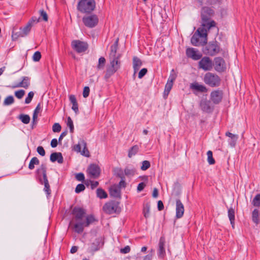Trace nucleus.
Returning a JSON list of instances; mask_svg holds the SVG:
<instances>
[{
    "label": "nucleus",
    "mask_w": 260,
    "mask_h": 260,
    "mask_svg": "<svg viewBox=\"0 0 260 260\" xmlns=\"http://www.w3.org/2000/svg\"><path fill=\"white\" fill-rule=\"evenodd\" d=\"M225 136L231 138V140L229 143L232 147H234L238 139V136L237 135H234L229 132L225 133Z\"/></svg>",
    "instance_id": "nucleus-28"
},
{
    "label": "nucleus",
    "mask_w": 260,
    "mask_h": 260,
    "mask_svg": "<svg viewBox=\"0 0 260 260\" xmlns=\"http://www.w3.org/2000/svg\"><path fill=\"white\" fill-rule=\"evenodd\" d=\"M118 41L119 38H117L114 43L110 48V52L109 56L110 66L107 67L105 76L106 79L109 78L117 72L121 67V55L117 53Z\"/></svg>",
    "instance_id": "nucleus-1"
},
{
    "label": "nucleus",
    "mask_w": 260,
    "mask_h": 260,
    "mask_svg": "<svg viewBox=\"0 0 260 260\" xmlns=\"http://www.w3.org/2000/svg\"><path fill=\"white\" fill-rule=\"evenodd\" d=\"M200 68L204 71H210L212 69V61L208 57H204L199 62Z\"/></svg>",
    "instance_id": "nucleus-12"
},
{
    "label": "nucleus",
    "mask_w": 260,
    "mask_h": 260,
    "mask_svg": "<svg viewBox=\"0 0 260 260\" xmlns=\"http://www.w3.org/2000/svg\"><path fill=\"white\" fill-rule=\"evenodd\" d=\"M191 43L195 46L206 44L207 43V30L204 27H199L192 36Z\"/></svg>",
    "instance_id": "nucleus-3"
},
{
    "label": "nucleus",
    "mask_w": 260,
    "mask_h": 260,
    "mask_svg": "<svg viewBox=\"0 0 260 260\" xmlns=\"http://www.w3.org/2000/svg\"><path fill=\"white\" fill-rule=\"evenodd\" d=\"M78 249H79L78 246H73L72 247V248L70 250V252L72 254H74L78 250Z\"/></svg>",
    "instance_id": "nucleus-61"
},
{
    "label": "nucleus",
    "mask_w": 260,
    "mask_h": 260,
    "mask_svg": "<svg viewBox=\"0 0 260 260\" xmlns=\"http://www.w3.org/2000/svg\"><path fill=\"white\" fill-rule=\"evenodd\" d=\"M32 27V26L30 25V23H27L26 26L23 28L21 29V31H20L21 34H22L21 35L22 37H25L27 36L28 33L29 32L31 28Z\"/></svg>",
    "instance_id": "nucleus-33"
},
{
    "label": "nucleus",
    "mask_w": 260,
    "mask_h": 260,
    "mask_svg": "<svg viewBox=\"0 0 260 260\" xmlns=\"http://www.w3.org/2000/svg\"><path fill=\"white\" fill-rule=\"evenodd\" d=\"M164 206L163 203L161 201H158L157 202V208L159 211H161L164 209Z\"/></svg>",
    "instance_id": "nucleus-59"
},
{
    "label": "nucleus",
    "mask_w": 260,
    "mask_h": 260,
    "mask_svg": "<svg viewBox=\"0 0 260 260\" xmlns=\"http://www.w3.org/2000/svg\"><path fill=\"white\" fill-rule=\"evenodd\" d=\"M207 155L208 156V162L210 165H213L215 164V160L213 157V154L212 152L210 150H209L207 153Z\"/></svg>",
    "instance_id": "nucleus-41"
},
{
    "label": "nucleus",
    "mask_w": 260,
    "mask_h": 260,
    "mask_svg": "<svg viewBox=\"0 0 260 260\" xmlns=\"http://www.w3.org/2000/svg\"><path fill=\"white\" fill-rule=\"evenodd\" d=\"M58 141L56 139H53L51 140V146L53 148H55L57 146Z\"/></svg>",
    "instance_id": "nucleus-60"
},
{
    "label": "nucleus",
    "mask_w": 260,
    "mask_h": 260,
    "mask_svg": "<svg viewBox=\"0 0 260 260\" xmlns=\"http://www.w3.org/2000/svg\"><path fill=\"white\" fill-rule=\"evenodd\" d=\"M120 209L118 202L113 201L106 203L103 207L104 211L108 214L119 212Z\"/></svg>",
    "instance_id": "nucleus-7"
},
{
    "label": "nucleus",
    "mask_w": 260,
    "mask_h": 260,
    "mask_svg": "<svg viewBox=\"0 0 260 260\" xmlns=\"http://www.w3.org/2000/svg\"><path fill=\"white\" fill-rule=\"evenodd\" d=\"M220 48L216 43H209L204 49L205 54L213 56L219 52Z\"/></svg>",
    "instance_id": "nucleus-9"
},
{
    "label": "nucleus",
    "mask_w": 260,
    "mask_h": 260,
    "mask_svg": "<svg viewBox=\"0 0 260 260\" xmlns=\"http://www.w3.org/2000/svg\"><path fill=\"white\" fill-rule=\"evenodd\" d=\"M36 173L40 183L44 185V191L47 195H49L51 193V190L47 176L46 165L45 164H42L37 170Z\"/></svg>",
    "instance_id": "nucleus-4"
},
{
    "label": "nucleus",
    "mask_w": 260,
    "mask_h": 260,
    "mask_svg": "<svg viewBox=\"0 0 260 260\" xmlns=\"http://www.w3.org/2000/svg\"><path fill=\"white\" fill-rule=\"evenodd\" d=\"M251 204L255 207H260V193L255 195L251 201Z\"/></svg>",
    "instance_id": "nucleus-32"
},
{
    "label": "nucleus",
    "mask_w": 260,
    "mask_h": 260,
    "mask_svg": "<svg viewBox=\"0 0 260 260\" xmlns=\"http://www.w3.org/2000/svg\"><path fill=\"white\" fill-rule=\"evenodd\" d=\"M82 146H83V148L82 149V156L89 157L90 156V153L87 147L86 143L82 141Z\"/></svg>",
    "instance_id": "nucleus-37"
},
{
    "label": "nucleus",
    "mask_w": 260,
    "mask_h": 260,
    "mask_svg": "<svg viewBox=\"0 0 260 260\" xmlns=\"http://www.w3.org/2000/svg\"><path fill=\"white\" fill-rule=\"evenodd\" d=\"M40 18H37L36 17H33L28 22V23H30V25L32 26L34 23H38L40 21Z\"/></svg>",
    "instance_id": "nucleus-54"
},
{
    "label": "nucleus",
    "mask_w": 260,
    "mask_h": 260,
    "mask_svg": "<svg viewBox=\"0 0 260 260\" xmlns=\"http://www.w3.org/2000/svg\"><path fill=\"white\" fill-rule=\"evenodd\" d=\"M40 163V161L38 158L36 157H34L30 160L29 165L28 168L30 170H33L35 168V165H38Z\"/></svg>",
    "instance_id": "nucleus-34"
},
{
    "label": "nucleus",
    "mask_w": 260,
    "mask_h": 260,
    "mask_svg": "<svg viewBox=\"0 0 260 260\" xmlns=\"http://www.w3.org/2000/svg\"><path fill=\"white\" fill-rule=\"evenodd\" d=\"M73 218L70 222V226L77 233L81 232V208H75L72 212Z\"/></svg>",
    "instance_id": "nucleus-5"
},
{
    "label": "nucleus",
    "mask_w": 260,
    "mask_h": 260,
    "mask_svg": "<svg viewBox=\"0 0 260 260\" xmlns=\"http://www.w3.org/2000/svg\"><path fill=\"white\" fill-rule=\"evenodd\" d=\"M50 159L52 162L57 161L59 164H62L63 161V158L60 152L52 153L50 155Z\"/></svg>",
    "instance_id": "nucleus-22"
},
{
    "label": "nucleus",
    "mask_w": 260,
    "mask_h": 260,
    "mask_svg": "<svg viewBox=\"0 0 260 260\" xmlns=\"http://www.w3.org/2000/svg\"><path fill=\"white\" fill-rule=\"evenodd\" d=\"M99 185V182L98 181H91L90 188L93 189Z\"/></svg>",
    "instance_id": "nucleus-62"
},
{
    "label": "nucleus",
    "mask_w": 260,
    "mask_h": 260,
    "mask_svg": "<svg viewBox=\"0 0 260 260\" xmlns=\"http://www.w3.org/2000/svg\"><path fill=\"white\" fill-rule=\"evenodd\" d=\"M87 172L91 178H97L100 174V168L98 165L92 164L89 166Z\"/></svg>",
    "instance_id": "nucleus-11"
},
{
    "label": "nucleus",
    "mask_w": 260,
    "mask_h": 260,
    "mask_svg": "<svg viewBox=\"0 0 260 260\" xmlns=\"http://www.w3.org/2000/svg\"><path fill=\"white\" fill-rule=\"evenodd\" d=\"M40 17L42 18V19L45 21H48V15L46 12L44 10H41L40 11Z\"/></svg>",
    "instance_id": "nucleus-49"
},
{
    "label": "nucleus",
    "mask_w": 260,
    "mask_h": 260,
    "mask_svg": "<svg viewBox=\"0 0 260 260\" xmlns=\"http://www.w3.org/2000/svg\"><path fill=\"white\" fill-rule=\"evenodd\" d=\"M142 65V61L137 56H134L133 58V66L135 74Z\"/></svg>",
    "instance_id": "nucleus-25"
},
{
    "label": "nucleus",
    "mask_w": 260,
    "mask_h": 260,
    "mask_svg": "<svg viewBox=\"0 0 260 260\" xmlns=\"http://www.w3.org/2000/svg\"><path fill=\"white\" fill-rule=\"evenodd\" d=\"M165 244V239L164 237H160L158 244V255L159 257L162 258L166 254L165 249L164 248Z\"/></svg>",
    "instance_id": "nucleus-19"
},
{
    "label": "nucleus",
    "mask_w": 260,
    "mask_h": 260,
    "mask_svg": "<svg viewBox=\"0 0 260 260\" xmlns=\"http://www.w3.org/2000/svg\"><path fill=\"white\" fill-rule=\"evenodd\" d=\"M147 73V69L146 68H143L140 70L138 74V78L139 79L142 78Z\"/></svg>",
    "instance_id": "nucleus-51"
},
{
    "label": "nucleus",
    "mask_w": 260,
    "mask_h": 260,
    "mask_svg": "<svg viewBox=\"0 0 260 260\" xmlns=\"http://www.w3.org/2000/svg\"><path fill=\"white\" fill-rule=\"evenodd\" d=\"M106 63V59L104 57H101L99 59L97 68L99 70L103 69Z\"/></svg>",
    "instance_id": "nucleus-40"
},
{
    "label": "nucleus",
    "mask_w": 260,
    "mask_h": 260,
    "mask_svg": "<svg viewBox=\"0 0 260 260\" xmlns=\"http://www.w3.org/2000/svg\"><path fill=\"white\" fill-rule=\"evenodd\" d=\"M88 48V45L86 42H82V53L86 51Z\"/></svg>",
    "instance_id": "nucleus-63"
},
{
    "label": "nucleus",
    "mask_w": 260,
    "mask_h": 260,
    "mask_svg": "<svg viewBox=\"0 0 260 260\" xmlns=\"http://www.w3.org/2000/svg\"><path fill=\"white\" fill-rule=\"evenodd\" d=\"M22 34H21V32L20 31L19 32H14V31H13L12 32V40H14V41H15L19 37H22L21 36Z\"/></svg>",
    "instance_id": "nucleus-52"
},
{
    "label": "nucleus",
    "mask_w": 260,
    "mask_h": 260,
    "mask_svg": "<svg viewBox=\"0 0 260 260\" xmlns=\"http://www.w3.org/2000/svg\"><path fill=\"white\" fill-rule=\"evenodd\" d=\"M184 208L181 201L178 199L176 200V217L177 218H180L184 214Z\"/></svg>",
    "instance_id": "nucleus-17"
},
{
    "label": "nucleus",
    "mask_w": 260,
    "mask_h": 260,
    "mask_svg": "<svg viewBox=\"0 0 260 260\" xmlns=\"http://www.w3.org/2000/svg\"><path fill=\"white\" fill-rule=\"evenodd\" d=\"M61 127L58 123H55L52 126V131L55 133H58L61 131Z\"/></svg>",
    "instance_id": "nucleus-48"
},
{
    "label": "nucleus",
    "mask_w": 260,
    "mask_h": 260,
    "mask_svg": "<svg viewBox=\"0 0 260 260\" xmlns=\"http://www.w3.org/2000/svg\"><path fill=\"white\" fill-rule=\"evenodd\" d=\"M30 85V78L28 77H23L21 82L16 85L13 86V88L23 87L25 89L27 88Z\"/></svg>",
    "instance_id": "nucleus-24"
},
{
    "label": "nucleus",
    "mask_w": 260,
    "mask_h": 260,
    "mask_svg": "<svg viewBox=\"0 0 260 260\" xmlns=\"http://www.w3.org/2000/svg\"><path fill=\"white\" fill-rule=\"evenodd\" d=\"M91 180H85V177L84 175L82 174V183H84L87 187L90 186L91 185Z\"/></svg>",
    "instance_id": "nucleus-58"
},
{
    "label": "nucleus",
    "mask_w": 260,
    "mask_h": 260,
    "mask_svg": "<svg viewBox=\"0 0 260 260\" xmlns=\"http://www.w3.org/2000/svg\"><path fill=\"white\" fill-rule=\"evenodd\" d=\"M146 184L144 182H141L137 186V190L138 192L141 191L144 188Z\"/></svg>",
    "instance_id": "nucleus-56"
},
{
    "label": "nucleus",
    "mask_w": 260,
    "mask_h": 260,
    "mask_svg": "<svg viewBox=\"0 0 260 260\" xmlns=\"http://www.w3.org/2000/svg\"><path fill=\"white\" fill-rule=\"evenodd\" d=\"M222 98L221 90H214L211 93V100L215 104H218Z\"/></svg>",
    "instance_id": "nucleus-16"
},
{
    "label": "nucleus",
    "mask_w": 260,
    "mask_h": 260,
    "mask_svg": "<svg viewBox=\"0 0 260 260\" xmlns=\"http://www.w3.org/2000/svg\"><path fill=\"white\" fill-rule=\"evenodd\" d=\"M150 167V162L148 160H144L142 161V165L141 167V169L143 171H145L149 168Z\"/></svg>",
    "instance_id": "nucleus-43"
},
{
    "label": "nucleus",
    "mask_w": 260,
    "mask_h": 260,
    "mask_svg": "<svg viewBox=\"0 0 260 260\" xmlns=\"http://www.w3.org/2000/svg\"><path fill=\"white\" fill-rule=\"evenodd\" d=\"M139 150V147L138 145L133 146L128 151V156L131 158L133 156L136 155Z\"/></svg>",
    "instance_id": "nucleus-35"
},
{
    "label": "nucleus",
    "mask_w": 260,
    "mask_h": 260,
    "mask_svg": "<svg viewBox=\"0 0 260 260\" xmlns=\"http://www.w3.org/2000/svg\"><path fill=\"white\" fill-rule=\"evenodd\" d=\"M135 170L133 169H131L126 167L124 169V173L126 176H133L135 174Z\"/></svg>",
    "instance_id": "nucleus-44"
},
{
    "label": "nucleus",
    "mask_w": 260,
    "mask_h": 260,
    "mask_svg": "<svg viewBox=\"0 0 260 260\" xmlns=\"http://www.w3.org/2000/svg\"><path fill=\"white\" fill-rule=\"evenodd\" d=\"M14 102V99L13 96L9 95L7 96L4 101V105L8 106L12 104Z\"/></svg>",
    "instance_id": "nucleus-39"
},
{
    "label": "nucleus",
    "mask_w": 260,
    "mask_h": 260,
    "mask_svg": "<svg viewBox=\"0 0 260 260\" xmlns=\"http://www.w3.org/2000/svg\"><path fill=\"white\" fill-rule=\"evenodd\" d=\"M70 101L72 104V109L75 111L76 114L79 112L78 104L76 99L74 95H71L69 97Z\"/></svg>",
    "instance_id": "nucleus-29"
},
{
    "label": "nucleus",
    "mask_w": 260,
    "mask_h": 260,
    "mask_svg": "<svg viewBox=\"0 0 260 260\" xmlns=\"http://www.w3.org/2000/svg\"><path fill=\"white\" fill-rule=\"evenodd\" d=\"M37 151L38 153L42 156H44L45 155V151L42 146L38 147Z\"/></svg>",
    "instance_id": "nucleus-53"
},
{
    "label": "nucleus",
    "mask_w": 260,
    "mask_h": 260,
    "mask_svg": "<svg viewBox=\"0 0 260 260\" xmlns=\"http://www.w3.org/2000/svg\"><path fill=\"white\" fill-rule=\"evenodd\" d=\"M126 183L125 181L122 179L119 182V184L117 185L119 187L120 189L122 188H125L126 187Z\"/></svg>",
    "instance_id": "nucleus-57"
},
{
    "label": "nucleus",
    "mask_w": 260,
    "mask_h": 260,
    "mask_svg": "<svg viewBox=\"0 0 260 260\" xmlns=\"http://www.w3.org/2000/svg\"><path fill=\"white\" fill-rule=\"evenodd\" d=\"M96 195L100 199H106L108 197V194L106 192L101 188L97 189Z\"/></svg>",
    "instance_id": "nucleus-36"
},
{
    "label": "nucleus",
    "mask_w": 260,
    "mask_h": 260,
    "mask_svg": "<svg viewBox=\"0 0 260 260\" xmlns=\"http://www.w3.org/2000/svg\"><path fill=\"white\" fill-rule=\"evenodd\" d=\"M213 14L214 11L211 8L208 7L203 8L201 11L202 27L205 28L208 30L211 27L215 26V22L211 20V18Z\"/></svg>",
    "instance_id": "nucleus-2"
},
{
    "label": "nucleus",
    "mask_w": 260,
    "mask_h": 260,
    "mask_svg": "<svg viewBox=\"0 0 260 260\" xmlns=\"http://www.w3.org/2000/svg\"><path fill=\"white\" fill-rule=\"evenodd\" d=\"M41 58V54L39 51H36L33 55L32 59L35 61H38Z\"/></svg>",
    "instance_id": "nucleus-46"
},
{
    "label": "nucleus",
    "mask_w": 260,
    "mask_h": 260,
    "mask_svg": "<svg viewBox=\"0 0 260 260\" xmlns=\"http://www.w3.org/2000/svg\"><path fill=\"white\" fill-rule=\"evenodd\" d=\"M200 106L201 110L206 113H210L212 110L210 105V102L206 99H203L201 101Z\"/></svg>",
    "instance_id": "nucleus-18"
},
{
    "label": "nucleus",
    "mask_w": 260,
    "mask_h": 260,
    "mask_svg": "<svg viewBox=\"0 0 260 260\" xmlns=\"http://www.w3.org/2000/svg\"><path fill=\"white\" fill-rule=\"evenodd\" d=\"M19 119L24 124H28L30 122V117L26 114H20Z\"/></svg>",
    "instance_id": "nucleus-38"
},
{
    "label": "nucleus",
    "mask_w": 260,
    "mask_h": 260,
    "mask_svg": "<svg viewBox=\"0 0 260 260\" xmlns=\"http://www.w3.org/2000/svg\"><path fill=\"white\" fill-rule=\"evenodd\" d=\"M175 80V77L174 76H170L165 86L164 94L168 95L173 86V82Z\"/></svg>",
    "instance_id": "nucleus-23"
},
{
    "label": "nucleus",
    "mask_w": 260,
    "mask_h": 260,
    "mask_svg": "<svg viewBox=\"0 0 260 260\" xmlns=\"http://www.w3.org/2000/svg\"><path fill=\"white\" fill-rule=\"evenodd\" d=\"M228 217L230 220L231 224L234 227V221H235V210L233 208H231L228 210Z\"/></svg>",
    "instance_id": "nucleus-31"
},
{
    "label": "nucleus",
    "mask_w": 260,
    "mask_h": 260,
    "mask_svg": "<svg viewBox=\"0 0 260 260\" xmlns=\"http://www.w3.org/2000/svg\"><path fill=\"white\" fill-rule=\"evenodd\" d=\"M259 213L260 211L257 209H255L252 212L251 218L252 221L256 225L259 223Z\"/></svg>",
    "instance_id": "nucleus-27"
},
{
    "label": "nucleus",
    "mask_w": 260,
    "mask_h": 260,
    "mask_svg": "<svg viewBox=\"0 0 260 260\" xmlns=\"http://www.w3.org/2000/svg\"><path fill=\"white\" fill-rule=\"evenodd\" d=\"M190 88L192 90L201 92H206L207 91V89L206 86L200 84L197 82L191 83L190 85Z\"/></svg>",
    "instance_id": "nucleus-20"
},
{
    "label": "nucleus",
    "mask_w": 260,
    "mask_h": 260,
    "mask_svg": "<svg viewBox=\"0 0 260 260\" xmlns=\"http://www.w3.org/2000/svg\"><path fill=\"white\" fill-rule=\"evenodd\" d=\"M34 95V93L32 91H30L27 95V97L25 100V103L26 104H29L31 101Z\"/></svg>",
    "instance_id": "nucleus-47"
},
{
    "label": "nucleus",
    "mask_w": 260,
    "mask_h": 260,
    "mask_svg": "<svg viewBox=\"0 0 260 260\" xmlns=\"http://www.w3.org/2000/svg\"><path fill=\"white\" fill-rule=\"evenodd\" d=\"M41 104L39 103L37 105L35 110L34 111L33 116H32V124H36L38 118V114L40 112L41 110Z\"/></svg>",
    "instance_id": "nucleus-30"
},
{
    "label": "nucleus",
    "mask_w": 260,
    "mask_h": 260,
    "mask_svg": "<svg viewBox=\"0 0 260 260\" xmlns=\"http://www.w3.org/2000/svg\"><path fill=\"white\" fill-rule=\"evenodd\" d=\"M131 250V248L129 246H126L123 248H121L120 249V252L122 253H127L129 252Z\"/></svg>",
    "instance_id": "nucleus-55"
},
{
    "label": "nucleus",
    "mask_w": 260,
    "mask_h": 260,
    "mask_svg": "<svg viewBox=\"0 0 260 260\" xmlns=\"http://www.w3.org/2000/svg\"><path fill=\"white\" fill-rule=\"evenodd\" d=\"M110 194L111 196L114 198H120L121 194V190L119 187L116 185L112 186L109 190Z\"/></svg>",
    "instance_id": "nucleus-21"
},
{
    "label": "nucleus",
    "mask_w": 260,
    "mask_h": 260,
    "mask_svg": "<svg viewBox=\"0 0 260 260\" xmlns=\"http://www.w3.org/2000/svg\"><path fill=\"white\" fill-rule=\"evenodd\" d=\"M214 66L215 70L217 72H223L225 69V61L221 57H215L214 58Z\"/></svg>",
    "instance_id": "nucleus-14"
},
{
    "label": "nucleus",
    "mask_w": 260,
    "mask_h": 260,
    "mask_svg": "<svg viewBox=\"0 0 260 260\" xmlns=\"http://www.w3.org/2000/svg\"><path fill=\"white\" fill-rule=\"evenodd\" d=\"M68 126L70 128V131L71 133H73L74 131V124L73 122L70 117H68L67 118V123Z\"/></svg>",
    "instance_id": "nucleus-42"
},
{
    "label": "nucleus",
    "mask_w": 260,
    "mask_h": 260,
    "mask_svg": "<svg viewBox=\"0 0 260 260\" xmlns=\"http://www.w3.org/2000/svg\"><path fill=\"white\" fill-rule=\"evenodd\" d=\"M72 49L77 53L81 52V41L80 40H73L71 43Z\"/></svg>",
    "instance_id": "nucleus-26"
},
{
    "label": "nucleus",
    "mask_w": 260,
    "mask_h": 260,
    "mask_svg": "<svg viewBox=\"0 0 260 260\" xmlns=\"http://www.w3.org/2000/svg\"><path fill=\"white\" fill-rule=\"evenodd\" d=\"M95 8L94 0H82V13H90Z\"/></svg>",
    "instance_id": "nucleus-10"
},
{
    "label": "nucleus",
    "mask_w": 260,
    "mask_h": 260,
    "mask_svg": "<svg viewBox=\"0 0 260 260\" xmlns=\"http://www.w3.org/2000/svg\"><path fill=\"white\" fill-rule=\"evenodd\" d=\"M186 54L188 57L191 58L194 60L200 59L202 56L201 53L193 48H187L186 50Z\"/></svg>",
    "instance_id": "nucleus-13"
},
{
    "label": "nucleus",
    "mask_w": 260,
    "mask_h": 260,
    "mask_svg": "<svg viewBox=\"0 0 260 260\" xmlns=\"http://www.w3.org/2000/svg\"><path fill=\"white\" fill-rule=\"evenodd\" d=\"M84 214L85 212L82 209V228L83 226H88L90 224L94 223L95 221H97V220L95 219V217L91 214L85 216V218L84 219Z\"/></svg>",
    "instance_id": "nucleus-15"
},
{
    "label": "nucleus",
    "mask_w": 260,
    "mask_h": 260,
    "mask_svg": "<svg viewBox=\"0 0 260 260\" xmlns=\"http://www.w3.org/2000/svg\"><path fill=\"white\" fill-rule=\"evenodd\" d=\"M82 21L85 26L89 28L95 26L99 22V19L96 15H91L84 17Z\"/></svg>",
    "instance_id": "nucleus-8"
},
{
    "label": "nucleus",
    "mask_w": 260,
    "mask_h": 260,
    "mask_svg": "<svg viewBox=\"0 0 260 260\" xmlns=\"http://www.w3.org/2000/svg\"><path fill=\"white\" fill-rule=\"evenodd\" d=\"M73 150L77 152H79L81 150V146L80 144L75 145L73 147Z\"/></svg>",
    "instance_id": "nucleus-64"
},
{
    "label": "nucleus",
    "mask_w": 260,
    "mask_h": 260,
    "mask_svg": "<svg viewBox=\"0 0 260 260\" xmlns=\"http://www.w3.org/2000/svg\"><path fill=\"white\" fill-rule=\"evenodd\" d=\"M25 94V91L21 89L15 92V95L19 99H21Z\"/></svg>",
    "instance_id": "nucleus-45"
},
{
    "label": "nucleus",
    "mask_w": 260,
    "mask_h": 260,
    "mask_svg": "<svg viewBox=\"0 0 260 260\" xmlns=\"http://www.w3.org/2000/svg\"><path fill=\"white\" fill-rule=\"evenodd\" d=\"M90 92V89L88 86H85L84 87L82 95L83 97L87 98L89 96Z\"/></svg>",
    "instance_id": "nucleus-50"
},
{
    "label": "nucleus",
    "mask_w": 260,
    "mask_h": 260,
    "mask_svg": "<svg viewBox=\"0 0 260 260\" xmlns=\"http://www.w3.org/2000/svg\"><path fill=\"white\" fill-rule=\"evenodd\" d=\"M204 82L211 87H217L220 85L221 80L215 74L208 72L204 77Z\"/></svg>",
    "instance_id": "nucleus-6"
}]
</instances>
